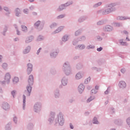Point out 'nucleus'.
<instances>
[{
  "label": "nucleus",
  "mask_w": 130,
  "mask_h": 130,
  "mask_svg": "<svg viewBox=\"0 0 130 130\" xmlns=\"http://www.w3.org/2000/svg\"><path fill=\"white\" fill-rule=\"evenodd\" d=\"M55 112L52 111L50 112L48 120L49 123H53V121H54L55 125L56 126L58 124L60 126H63L64 124V115L62 114V112H59L56 115V118H55Z\"/></svg>",
  "instance_id": "1"
},
{
  "label": "nucleus",
  "mask_w": 130,
  "mask_h": 130,
  "mask_svg": "<svg viewBox=\"0 0 130 130\" xmlns=\"http://www.w3.org/2000/svg\"><path fill=\"white\" fill-rule=\"evenodd\" d=\"M117 3H111L107 5L108 9L104 10L103 11H97V15H100V14H102V15H109L110 13H112L113 12H115L116 11V6H117Z\"/></svg>",
  "instance_id": "2"
},
{
  "label": "nucleus",
  "mask_w": 130,
  "mask_h": 130,
  "mask_svg": "<svg viewBox=\"0 0 130 130\" xmlns=\"http://www.w3.org/2000/svg\"><path fill=\"white\" fill-rule=\"evenodd\" d=\"M33 84H34V76H33V75H30L28 77V85L26 86V90L24 91V94L27 97H30L31 95Z\"/></svg>",
  "instance_id": "3"
},
{
  "label": "nucleus",
  "mask_w": 130,
  "mask_h": 130,
  "mask_svg": "<svg viewBox=\"0 0 130 130\" xmlns=\"http://www.w3.org/2000/svg\"><path fill=\"white\" fill-rule=\"evenodd\" d=\"M62 71L66 76H69L73 74V70L71 67V63L70 61H65L62 65Z\"/></svg>",
  "instance_id": "4"
},
{
  "label": "nucleus",
  "mask_w": 130,
  "mask_h": 130,
  "mask_svg": "<svg viewBox=\"0 0 130 130\" xmlns=\"http://www.w3.org/2000/svg\"><path fill=\"white\" fill-rule=\"evenodd\" d=\"M42 108V105L40 102H36L34 106V111L36 113H39L41 111Z\"/></svg>",
  "instance_id": "5"
},
{
  "label": "nucleus",
  "mask_w": 130,
  "mask_h": 130,
  "mask_svg": "<svg viewBox=\"0 0 130 130\" xmlns=\"http://www.w3.org/2000/svg\"><path fill=\"white\" fill-rule=\"evenodd\" d=\"M41 24V21L40 20L37 21L36 22L34 25L35 29H37V30H38V31H41L43 29V27H44V23L43 24Z\"/></svg>",
  "instance_id": "6"
},
{
  "label": "nucleus",
  "mask_w": 130,
  "mask_h": 130,
  "mask_svg": "<svg viewBox=\"0 0 130 130\" xmlns=\"http://www.w3.org/2000/svg\"><path fill=\"white\" fill-rule=\"evenodd\" d=\"M2 108H3L5 111H9L10 109H11V106L9 103L4 102L2 104Z\"/></svg>",
  "instance_id": "7"
},
{
  "label": "nucleus",
  "mask_w": 130,
  "mask_h": 130,
  "mask_svg": "<svg viewBox=\"0 0 130 130\" xmlns=\"http://www.w3.org/2000/svg\"><path fill=\"white\" fill-rule=\"evenodd\" d=\"M61 83L62 86L66 87V86L68 85L69 83V78H68V77L66 76L63 77L61 80Z\"/></svg>",
  "instance_id": "8"
},
{
  "label": "nucleus",
  "mask_w": 130,
  "mask_h": 130,
  "mask_svg": "<svg viewBox=\"0 0 130 130\" xmlns=\"http://www.w3.org/2000/svg\"><path fill=\"white\" fill-rule=\"evenodd\" d=\"M103 30L105 32H111L113 31V27L110 25H107L103 27Z\"/></svg>",
  "instance_id": "9"
},
{
  "label": "nucleus",
  "mask_w": 130,
  "mask_h": 130,
  "mask_svg": "<svg viewBox=\"0 0 130 130\" xmlns=\"http://www.w3.org/2000/svg\"><path fill=\"white\" fill-rule=\"evenodd\" d=\"M4 80L5 81H6L8 85L10 84V82H11V74H10V73H7L5 74Z\"/></svg>",
  "instance_id": "10"
},
{
  "label": "nucleus",
  "mask_w": 130,
  "mask_h": 130,
  "mask_svg": "<svg viewBox=\"0 0 130 130\" xmlns=\"http://www.w3.org/2000/svg\"><path fill=\"white\" fill-rule=\"evenodd\" d=\"M27 74L30 75L31 73H32V71H33V65L31 64V63H28L27 64Z\"/></svg>",
  "instance_id": "11"
},
{
  "label": "nucleus",
  "mask_w": 130,
  "mask_h": 130,
  "mask_svg": "<svg viewBox=\"0 0 130 130\" xmlns=\"http://www.w3.org/2000/svg\"><path fill=\"white\" fill-rule=\"evenodd\" d=\"M33 40H34V36H29L26 38L25 40V43H26V44H28L29 43H30V42H32Z\"/></svg>",
  "instance_id": "12"
},
{
  "label": "nucleus",
  "mask_w": 130,
  "mask_h": 130,
  "mask_svg": "<svg viewBox=\"0 0 130 130\" xmlns=\"http://www.w3.org/2000/svg\"><path fill=\"white\" fill-rule=\"evenodd\" d=\"M84 77V73L82 72H79L75 75L76 80H81Z\"/></svg>",
  "instance_id": "13"
},
{
  "label": "nucleus",
  "mask_w": 130,
  "mask_h": 130,
  "mask_svg": "<svg viewBox=\"0 0 130 130\" xmlns=\"http://www.w3.org/2000/svg\"><path fill=\"white\" fill-rule=\"evenodd\" d=\"M118 86L120 89H124L126 87V83L124 81H120L119 82Z\"/></svg>",
  "instance_id": "14"
},
{
  "label": "nucleus",
  "mask_w": 130,
  "mask_h": 130,
  "mask_svg": "<svg viewBox=\"0 0 130 130\" xmlns=\"http://www.w3.org/2000/svg\"><path fill=\"white\" fill-rule=\"evenodd\" d=\"M54 95L55 98H56V99H58L60 97V92L59 89H56L54 91Z\"/></svg>",
  "instance_id": "15"
},
{
  "label": "nucleus",
  "mask_w": 130,
  "mask_h": 130,
  "mask_svg": "<svg viewBox=\"0 0 130 130\" xmlns=\"http://www.w3.org/2000/svg\"><path fill=\"white\" fill-rule=\"evenodd\" d=\"M84 90H85V85L83 84H80L78 86V91L79 94H82V93L84 92Z\"/></svg>",
  "instance_id": "16"
},
{
  "label": "nucleus",
  "mask_w": 130,
  "mask_h": 130,
  "mask_svg": "<svg viewBox=\"0 0 130 130\" xmlns=\"http://www.w3.org/2000/svg\"><path fill=\"white\" fill-rule=\"evenodd\" d=\"M31 50V46H27L22 51L23 54H28Z\"/></svg>",
  "instance_id": "17"
},
{
  "label": "nucleus",
  "mask_w": 130,
  "mask_h": 130,
  "mask_svg": "<svg viewBox=\"0 0 130 130\" xmlns=\"http://www.w3.org/2000/svg\"><path fill=\"white\" fill-rule=\"evenodd\" d=\"M67 5H66V4H61L60 6H59L58 8H57V11L58 12H61V11H63V10H66L67 9Z\"/></svg>",
  "instance_id": "18"
},
{
  "label": "nucleus",
  "mask_w": 130,
  "mask_h": 130,
  "mask_svg": "<svg viewBox=\"0 0 130 130\" xmlns=\"http://www.w3.org/2000/svg\"><path fill=\"white\" fill-rule=\"evenodd\" d=\"M70 35H64L61 38L62 41L64 43L67 42V41H69V39H70Z\"/></svg>",
  "instance_id": "19"
},
{
  "label": "nucleus",
  "mask_w": 130,
  "mask_h": 130,
  "mask_svg": "<svg viewBox=\"0 0 130 130\" xmlns=\"http://www.w3.org/2000/svg\"><path fill=\"white\" fill-rule=\"evenodd\" d=\"M88 19V17L87 16H81L78 19V23H83L84 21H86Z\"/></svg>",
  "instance_id": "20"
},
{
  "label": "nucleus",
  "mask_w": 130,
  "mask_h": 130,
  "mask_svg": "<svg viewBox=\"0 0 130 130\" xmlns=\"http://www.w3.org/2000/svg\"><path fill=\"white\" fill-rule=\"evenodd\" d=\"M58 54V51H54L51 52L50 54V55L52 58H55L57 55Z\"/></svg>",
  "instance_id": "21"
},
{
  "label": "nucleus",
  "mask_w": 130,
  "mask_h": 130,
  "mask_svg": "<svg viewBox=\"0 0 130 130\" xmlns=\"http://www.w3.org/2000/svg\"><path fill=\"white\" fill-rule=\"evenodd\" d=\"M64 28V26H59L55 30H54V31L53 32V34H56L57 33H59V32H61V31L63 30Z\"/></svg>",
  "instance_id": "22"
},
{
  "label": "nucleus",
  "mask_w": 130,
  "mask_h": 130,
  "mask_svg": "<svg viewBox=\"0 0 130 130\" xmlns=\"http://www.w3.org/2000/svg\"><path fill=\"white\" fill-rule=\"evenodd\" d=\"M14 12L15 13V16H16V17H20V15H21V9L20 8H16L14 10Z\"/></svg>",
  "instance_id": "23"
},
{
  "label": "nucleus",
  "mask_w": 130,
  "mask_h": 130,
  "mask_svg": "<svg viewBox=\"0 0 130 130\" xmlns=\"http://www.w3.org/2000/svg\"><path fill=\"white\" fill-rule=\"evenodd\" d=\"M22 99H23V110H25V109L26 107V95H25V94L23 95Z\"/></svg>",
  "instance_id": "24"
},
{
  "label": "nucleus",
  "mask_w": 130,
  "mask_h": 130,
  "mask_svg": "<svg viewBox=\"0 0 130 130\" xmlns=\"http://www.w3.org/2000/svg\"><path fill=\"white\" fill-rule=\"evenodd\" d=\"M123 123V120L121 119H118L116 120H115L114 123L115 124H118V125H120L122 123Z\"/></svg>",
  "instance_id": "25"
},
{
  "label": "nucleus",
  "mask_w": 130,
  "mask_h": 130,
  "mask_svg": "<svg viewBox=\"0 0 130 130\" xmlns=\"http://www.w3.org/2000/svg\"><path fill=\"white\" fill-rule=\"evenodd\" d=\"M76 49H80V50H83L86 48V45L84 44H81V45H78L77 47H75Z\"/></svg>",
  "instance_id": "26"
},
{
  "label": "nucleus",
  "mask_w": 130,
  "mask_h": 130,
  "mask_svg": "<svg viewBox=\"0 0 130 130\" xmlns=\"http://www.w3.org/2000/svg\"><path fill=\"white\" fill-rule=\"evenodd\" d=\"M33 127H34V124H33V123L32 122L28 123L27 126V129L28 130L33 129Z\"/></svg>",
  "instance_id": "27"
},
{
  "label": "nucleus",
  "mask_w": 130,
  "mask_h": 130,
  "mask_svg": "<svg viewBox=\"0 0 130 130\" xmlns=\"http://www.w3.org/2000/svg\"><path fill=\"white\" fill-rule=\"evenodd\" d=\"M8 25H5L4 28H3V31L2 32V34H3L4 36H6V33L8 32Z\"/></svg>",
  "instance_id": "28"
},
{
  "label": "nucleus",
  "mask_w": 130,
  "mask_h": 130,
  "mask_svg": "<svg viewBox=\"0 0 130 130\" xmlns=\"http://www.w3.org/2000/svg\"><path fill=\"white\" fill-rule=\"evenodd\" d=\"M76 68L78 70H82L83 69V64L82 63H78L76 66Z\"/></svg>",
  "instance_id": "29"
},
{
  "label": "nucleus",
  "mask_w": 130,
  "mask_h": 130,
  "mask_svg": "<svg viewBox=\"0 0 130 130\" xmlns=\"http://www.w3.org/2000/svg\"><path fill=\"white\" fill-rule=\"evenodd\" d=\"M77 38H78V41H79V42H84V41H85V40H86V37H85V36H82L79 37Z\"/></svg>",
  "instance_id": "30"
},
{
  "label": "nucleus",
  "mask_w": 130,
  "mask_h": 130,
  "mask_svg": "<svg viewBox=\"0 0 130 130\" xmlns=\"http://www.w3.org/2000/svg\"><path fill=\"white\" fill-rule=\"evenodd\" d=\"M12 82L14 85H16V84H18L19 83V77H15L12 80Z\"/></svg>",
  "instance_id": "31"
},
{
  "label": "nucleus",
  "mask_w": 130,
  "mask_h": 130,
  "mask_svg": "<svg viewBox=\"0 0 130 130\" xmlns=\"http://www.w3.org/2000/svg\"><path fill=\"white\" fill-rule=\"evenodd\" d=\"M21 30L23 32H24V33L28 32V28L25 25H21Z\"/></svg>",
  "instance_id": "32"
},
{
  "label": "nucleus",
  "mask_w": 130,
  "mask_h": 130,
  "mask_svg": "<svg viewBox=\"0 0 130 130\" xmlns=\"http://www.w3.org/2000/svg\"><path fill=\"white\" fill-rule=\"evenodd\" d=\"M92 123L93 124H99V121H98V119L97 117H94L92 119Z\"/></svg>",
  "instance_id": "33"
},
{
  "label": "nucleus",
  "mask_w": 130,
  "mask_h": 130,
  "mask_svg": "<svg viewBox=\"0 0 130 130\" xmlns=\"http://www.w3.org/2000/svg\"><path fill=\"white\" fill-rule=\"evenodd\" d=\"M56 27H57V23H56V22H53L50 25V28L51 29H54L55 28H56Z\"/></svg>",
  "instance_id": "34"
},
{
  "label": "nucleus",
  "mask_w": 130,
  "mask_h": 130,
  "mask_svg": "<svg viewBox=\"0 0 130 130\" xmlns=\"http://www.w3.org/2000/svg\"><path fill=\"white\" fill-rule=\"evenodd\" d=\"M37 41H42L44 40V36L40 35L39 36H38V38L37 39Z\"/></svg>",
  "instance_id": "35"
},
{
  "label": "nucleus",
  "mask_w": 130,
  "mask_h": 130,
  "mask_svg": "<svg viewBox=\"0 0 130 130\" xmlns=\"http://www.w3.org/2000/svg\"><path fill=\"white\" fill-rule=\"evenodd\" d=\"M127 19H129L128 17L125 16H119L117 18L118 20H120L121 21H123V20H127Z\"/></svg>",
  "instance_id": "36"
},
{
  "label": "nucleus",
  "mask_w": 130,
  "mask_h": 130,
  "mask_svg": "<svg viewBox=\"0 0 130 130\" xmlns=\"http://www.w3.org/2000/svg\"><path fill=\"white\" fill-rule=\"evenodd\" d=\"M4 11H5L6 12H7V13H6V16H9V15L10 14H11V13H10V9L8 8V7H4Z\"/></svg>",
  "instance_id": "37"
},
{
  "label": "nucleus",
  "mask_w": 130,
  "mask_h": 130,
  "mask_svg": "<svg viewBox=\"0 0 130 130\" xmlns=\"http://www.w3.org/2000/svg\"><path fill=\"white\" fill-rule=\"evenodd\" d=\"M82 34V30L81 29H78L75 32V36H79Z\"/></svg>",
  "instance_id": "38"
},
{
  "label": "nucleus",
  "mask_w": 130,
  "mask_h": 130,
  "mask_svg": "<svg viewBox=\"0 0 130 130\" xmlns=\"http://www.w3.org/2000/svg\"><path fill=\"white\" fill-rule=\"evenodd\" d=\"M119 42L120 45H123V46H126V45H127L126 42H123V39L119 40Z\"/></svg>",
  "instance_id": "39"
},
{
  "label": "nucleus",
  "mask_w": 130,
  "mask_h": 130,
  "mask_svg": "<svg viewBox=\"0 0 130 130\" xmlns=\"http://www.w3.org/2000/svg\"><path fill=\"white\" fill-rule=\"evenodd\" d=\"M78 42H79V41L78 38L76 39H74L72 42L73 45H77Z\"/></svg>",
  "instance_id": "40"
},
{
  "label": "nucleus",
  "mask_w": 130,
  "mask_h": 130,
  "mask_svg": "<svg viewBox=\"0 0 130 130\" xmlns=\"http://www.w3.org/2000/svg\"><path fill=\"white\" fill-rule=\"evenodd\" d=\"M73 4V1H69L67 2L66 3H65V5L66 7L68 8V7H70V6H72Z\"/></svg>",
  "instance_id": "41"
},
{
  "label": "nucleus",
  "mask_w": 130,
  "mask_h": 130,
  "mask_svg": "<svg viewBox=\"0 0 130 130\" xmlns=\"http://www.w3.org/2000/svg\"><path fill=\"white\" fill-rule=\"evenodd\" d=\"M13 120L15 124L18 123V117L15 115L13 116Z\"/></svg>",
  "instance_id": "42"
},
{
  "label": "nucleus",
  "mask_w": 130,
  "mask_h": 130,
  "mask_svg": "<svg viewBox=\"0 0 130 130\" xmlns=\"http://www.w3.org/2000/svg\"><path fill=\"white\" fill-rule=\"evenodd\" d=\"M95 48V46L92 45H89L86 46V49L90 50V49H94Z\"/></svg>",
  "instance_id": "43"
},
{
  "label": "nucleus",
  "mask_w": 130,
  "mask_h": 130,
  "mask_svg": "<svg viewBox=\"0 0 130 130\" xmlns=\"http://www.w3.org/2000/svg\"><path fill=\"white\" fill-rule=\"evenodd\" d=\"M16 94H17V91H16L15 90H12L11 92V94L12 95L13 98H15L16 97Z\"/></svg>",
  "instance_id": "44"
},
{
  "label": "nucleus",
  "mask_w": 130,
  "mask_h": 130,
  "mask_svg": "<svg viewBox=\"0 0 130 130\" xmlns=\"http://www.w3.org/2000/svg\"><path fill=\"white\" fill-rule=\"evenodd\" d=\"M114 25L115 27H122V23L120 22H114Z\"/></svg>",
  "instance_id": "45"
},
{
  "label": "nucleus",
  "mask_w": 130,
  "mask_h": 130,
  "mask_svg": "<svg viewBox=\"0 0 130 130\" xmlns=\"http://www.w3.org/2000/svg\"><path fill=\"white\" fill-rule=\"evenodd\" d=\"M8 63H3V64H2V68L3 69H4V70H8Z\"/></svg>",
  "instance_id": "46"
},
{
  "label": "nucleus",
  "mask_w": 130,
  "mask_h": 130,
  "mask_svg": "<svg viewBox=\"0 0 130 130\" xmlns=\"http://www.w3.org/2000/svg\"><path fill=\"white\" fill-rule=\"evenodd\" d=\"M102 5V2H99L96 4H95L93 6V8H98V7H100Z\"/></svg>",
  "instance_id": "47"
},
{
  "label": "nucleus",
  "mask_w": 130,
  "mask_h": 130,
  "mask_svg": "<svg viewBox=\"0 0 130 130\" xmlns=\"http://www.w3.org/2000/svg\"><path fill=\"white\" fill-rule=\"evenodd\" d=\"M65 17H66V15L61 14V15L57 16L56 19H57V20H58L59 19H63V18H64Z\"/></svg>",
  "instance_id": "48"
},
{
  "label": "nucleus",
  "mask_w": 130,
  "mask_h": 130,
  "mask_svg": "<svg viewBox=\"0 0 130 130\" xmlns=\"http://www.w3.org/2000/svg\"><path fill=\"white\" fill-rule=\"evenodd\" d=\"M110 92V86L107 88V89L104 92L105 95H108Z\"/></svg>",
  "instance_id": "49"
},
{
  "label": "nucleus",
  "mask_w": 130,
  "mask_h": 130,
  "mask_svg": "<svg viewBox=\"0 0 130 130\" xmlns=\"http://www.w3.org/2000/svg\"><path fill=\"white\" fill-rule=\"evenodd\" d=\"M94 99H95V96L94 95L91 96L90 98H89L87 99V102H91V101H92V100H94Z\"/></svg>",
  "instance_id": "50"
},
{
  "label": "nucleus",
  "mask_w": 130,
  "mask_h": 130,
  "mask_svg": "<svg viewBox=\"0 0 130 130\" xmlns=\"http://www.w3.org/2000/svg\"><path fill=\"white\" fill-rule=\"evenodd\" d=\"M103 24H104V20H100L96 23L98 26H101V25H103Z\"/></svg>",
  "instance_id": "51"
},
{
  "label": "nucleus",
  "mask_w": 130,
  "mask_h": 130,
  "mask_svg": "<svg viewBox=\"0 0 130 130\" xmlns=\"http://www.w3.org/2000/svg\"><path fill=\"white\" fill-rule=\"evenodd\" d=\"M90 81H91V77H89L85 80L84 83L85 84H88L90 82Z\"/></svg>",
  "instance_id": "52"
},
{
  "label": "nucleus",
  "mask_w": 130,
  "mask_h": 130,
  "mask_svg": "<svg viewBox=\"0 0 130 130\" xmlns=\"http://www.w3.org/2000/svg\"><path fill=\"white\" fill-rule=\"evenodd\" d=\"M11 123L7 124L6 126V130H11Z\"/></svg>",
  "instance_id": "53"
},
{
  "label": "nucleus",
  "mask_w": 130,
  "mask_h": 130,
  "mask_svg": "<svg viewBox=\"0 0 130 130\" xmlns=\"http://www.w3.org/2000/svg\"><path fill=\"white\" fill-rule=\"evenodd\" d=\"M126 121L127 125L130 128V117L126 119Z\"/></svg>",
  "instance_id": "54"
},
{
  "label": "nucleus",
  "mask_w": 130,
  "mask_h": 130,
  "mask_svg": "<svg viewBox=\"0 0 130 130\" xmlns=\"http://www.w3.org/2000/svg\"><path fill=\"white\" fill-rule=\"evenodd\" d=\"M96 39L98 41H102V40H103V38H102L100 36H96Z\"/></svg>",
  "instance_id": "55"
},
{
  "label": "nucleus",
  "mask_w": 130,
  "mask_h": 130,
  "mask_svg": "<svg viewBox=\"0 0 130 130\" xmlns=\"http://www.w3.org/2000/svg\"><path fill=\"white\" fill-rule=\"evenodd\" d=\"M51 74H52V75H55V74H56V70L55 69H51Z\"/></svg>",
  "instance_id": "56"
},
{
  "label": "nucleus",
  "mask_w": 130,
  "mask_h": 130,
  "mask_svg": "<svg viewBox=\"0 0 130 130\" xmlns=\"http://www.w3.org/2000/svg\"><path fill=\"white\" fill-rule=\"evenodd\" d=\"M23 12L24 14H29V9H23Z\"/></svg>",
  "instance_id": "57"
},
{
  "label": "nucleus",
  "mask_w": 130,
  "mask_h": 130,
  "mask_svg": "<svg viewBox=\"0 0 130 130\" xmlns=\"http://www.w3.org/2000/svg\"><path fill=\"white\" fill-rule=\"evenodd\" d=\"M91 92L92 94H97L98 91L96 90V89H93L91 90Z\"/></svg>",
  "instance_id": "58"
},
{
  "label": "nucleus",
  "mask_w": 130,
  "mask_h": 130,
  "mask_svg": "<svg viewBox=\"0 0 130 130\" xmlns=\"http://www.w3.org/2000/svg\"><path fill=\"white\" fill-rule=\"evenodd\" d=\"M29 9L30 11H34V10H35V7L34 6L31 5L29 7Z\"/></svg>",
  "instance_id": "59"
},
{
  "label": "nucleus",
  "mask_w": 130,
  "mask_h": 130,
  "mask_svg": "<svg viewBox=\"0 0 130 130\" xmlns=\"http://www.w3.org/2000/svg\"><path fill=\"white\" fill-rule=\"evenodd\" d=\"M120 72L122 73V74H124L126 72V70H125V68H123L121 69Z\"/></svg>",
  "instance_id": "60"
},
{
  "label": "nucleus",
  "mask_w": 130,
  "mask_h": 130,
  "mask_svg": "<svg viewBox=\"0 0 130 130\" xmlns=\"http://www.w3.org/2000/svg\"><path fill=\"white\" fill-rule=\"evenodd\" d=\"M96 50L97 51H99V52H100V51H102V50H103V48L102 47H100V48H98Z\"/></svg>",
  "instance_id": "61"
},
{
  "label": "nucleus",
  "mask_w": 130,
  "mask_h": 130,
  "mask_svg": "<svg viewBox=\"0 0 130 130\" xmlns=\"http://www.w3.org/2000/svg\"><path fill=\"white\" fill-rule=\"evenodd\" d=\"M42 49V48H39V49L37 50V55H39V53H40V52L41 51Z\"/></svg>",
  "instance_id": "62"
},
{
  "label": "nucleus",
  "mask_w": 130,
  "mask_h": 130,
  "mask_svg": "<svg viewBox=\"0 0 130 130\" xmlns=\"http://www.w3.org/2000/svg\"><path fill=\"white\" fill-rule=\"evenodd\" d=\"M6 83H7V81H6V80H4L3 81H0V84L1 85H6Z\"/></svg>",
  "instance_id": "63"
},
{
  "label": "nucleus",
  "mask_w": 130,
  "mask_h": 130,
  "mask_svg": "<svg viewBox=\"0 0 130 130\" xmlns=\"http://www.w3.org/2000/svg\"><path fill=\"white\" fill-rule=\"evenodd\" d=\"M16 34L18 36L21 35V32L19 30V29L16 30Z\"/></svg>",
  "instance_id": "64"
}]
</instances>
